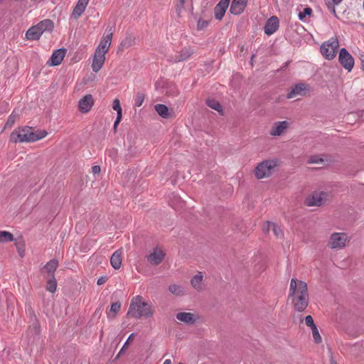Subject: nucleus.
Wrapping results in <instances>:
<instances>
[{"label":"nucleus","mask_w":364,"mask_h":364,"mask_svg":"<svg viewBox=\"0 0 364 364\" xmlns=\"http://www.w3.org/2000/svg\"><path fill=\"white\" fill-rule=\"evenodd\" d=\"M203 276L201 272L196 274L191 279V284L197 291H200L203 289Z\"/></svg>","instance_id":"393cba45"},{"label":"nucleus","mask_w":364,"mask_h":364,"mask_svg":"<svg viewBox=\"0 0 364 364\" xmlns=\"http://www.w3.org/2000/svg\"><path fill=\"white\" fill-rule=\"evenodd\" d=\"M105 60V54L102 53H98V51L95 50L92 64V70L95 73H97L102 68Z\"/></svg>","instance_id":"a211bd4d"},{"label":"nucleus","mask_w":364,"mask_h":364,"mask_svg":"<svg viewBox=\"0 0 364 364\" xmlns=\"http://www.w3.org/2000/svg\"><path fill=\"white\" fill-rule=\"evenodd\" d=\"M120 309L121 303L119 301L112 303L110 308V312L108 314V318H114Z\"/></svg>","instance_id":"c9c22d12"},{"label":"nucleus","mask_w":364,"mask_h":364,"mask_svg":"<svg viewBox=\"0 0 364 364\" xmlns=\"http://www.w3.org/2000/svg\"><path fill=\"white\" fill-rule=\"evenodd\" d=\"M165 253L163 250L156 248L153 252L146 257L147 261L151 265H159L164 259Z\"/></svg>","instance_id":"9b49d317"},{"label":"nucleus","mask_w":364,"mask_h":364,"mask_svg":"<svg viewBox=\"0 0 364 364\" xmlns=\"http://www.w3.org/2000/svg\"><path fill=\"white\" fill-rule=\"evenodd\" d=\"M311 331H312V336H313L315 343H320L321 342L322 339L319 334V332H318V330L316 326L313 327L311 328Z\"/></svg>","instance_id":"ea45409f"},{"label":"nucleus","mask_w":364,"mask_h":364,"mask_svg":"<svg viewBox=\"0 0 364 364\" xmlns=\"http://www.w3.org/2000/svg\"><path fill=\"white\" fill-rule=\"evenodd\" d=\"M339 47V42L337 38L332 37L325 41L321 46V53L327 60H333L337 53Z\"/></svg>","instance_id":"20e7f679"},{"label":"nucleus","mask_w":364,"mask_h":364,"mask_svg":"<svg viewBox=\"0 0 364 364\" xmlns=\"http://www.w3.org/2000/svg\"><path fill=\"white\" fill-rule=\"evenodd\" d=\"M309 296L307 284L305 282L292 278L290 282L289 297Z\"/></svg>","instance_id":"39448f33"},{"label":"nucleus","mask_w":364,"mask_h":364,"mask_svg":"<svg viewBox=\"0 0 364 364\" xmlns=\"http://www.w3.org/2000/svg\"><path fill=\"white\" fill-rule=\"evenodd\" d=\"M154 108L159 115L163 118H168L169 117L168 109L165 105L158 104L155 105Z\"/></svg>","instance_id":"c85d7f7f"},{"label":"nucleus","mask_w":364,"mask_h":364,"mask_svg":"<svg viewBox=\"0 0 364 364\" xmlns=\"http://www.w3.org/2000/svg\"><path fill=\"white\" fill-rule=\"evenodd\" d=\"M37 28H39L42 30V33L45 31L51 32L53 28V22L50 19H45L39 22L37 25H36Z\"/></svg>","instance_id":"bb28decb"},{"label":"nucleus","mask_w":364,"mask_h":364,"mask_svg":"<svg viewBox=\"0 0 364 364\" xmlns=\"http://www.w3.org/2000/svg\"><path fill=\"white\" fill-rule=\"evenodd\" d=\"M291 303L296 311L299 312L304 311L309 304V296H301L296 297H291Z\"/></svg>","instance_id":"9d476101"},{"label":"nucleus","mask_w":364,"mask_h":364,"mask_svg":"<svg viewBox=\"0 0 364 364\" xmlns=\"http://www.w3.org/2000/svg\"><path fill=\"white\" fill-rule=\"evenodd\" d=\"M361 68L364 70V61L361 63Z\"/></svg>","instance_id":"4d7b16f0"},{"label":"nucleus","mask_w":364,"mask_h":364,"mask_svg":"<svg viewBox=\"0 0 364 364\" xmlns=\"http://www.w3.org/2000/svg\"><path fill=\"white\" fill-rule=\"evenodd\" d=\"M107 281V277H101L97 279V284L98 285L104 284Z\"/></svg>","instance_id":"49530a36"},{"label":"nucleus","mask_w":364,"mask_h":364,"mask_svg":"<svg viewBox=\"0 0 364 364\" xmlns=\"http://www.w3.org/2000/svg\"><path fill=\"white\" fill-rule=\"evenodd\" d=\"M164 364H171V361L170 359H167L164 362Z\"/></svg>","instance_id":"864d4df0"},{"label":"nucleus","mask_w":364,"mask_h":364,"mask_svg":"<svg viewBox=\"0 0 364 364\" xmlns=\"http://www.w3.org/2000/svg\"><path fill=\"white\" fill-rule=\"evenodd\" d=\"M324 162V159L320 155H312L311 156L307 161V163L311 164H322Z\"/></svg>","instance_id":"4c0bfd02"},{"label":"nucleus","mask_w":364,"mask_h":364,"mask_svg":"<svg viewBox=\"0 0 364 364\" xmlns=\"http://www.w3.org/2000/svg\"><path fill=\"white\" fill-rule=\"evenodd\" d=\"M279 28V19L277 16L270 17L266 22L264 30L265 34L271 36L275 33Z\"/></svg>","instance_id":"f8f14e48"},{"label":"nucleus","mask_w":364,"mask_h":364,"mask_svg":"<svg viewBox=\"0 0 364 364\" xmlns=\"http://www.w3.org/2000/svg\"><path fill=\"white\" fill-rule=\"evenodd\" d=\"M133 336H134V333H132V334L129 335V336L128 337L127 341L125 342V343L124 344L123 347L120 350L119 353H121L126 348L127 346L129 343V341L132 340Z\"/></svg>","instance_id":"a18cd8bd"},{"label":"nucleus","mask_w":364,"mask_h":364,"mask_svg":"<svg viewBox=\"0 0 364 364\" xmlns=\"http://www.w3.org/2000/svg\"><path fill=\"white\" fill-rule=\"evenodd\" d=\"M338 61L343 68L348 72L351 71L354 66V58L344 48L340 50Z\"/></svg>","instance_id":"0eeeda50"},{"label":"nucleus","mask_w":364,"mask_h":364,"mask_svg":"<svg viewBox=\"0 0 364 364\" xmlns=\"http://www.w3.org/2000/svg\"><path fill=\"white\" fill-rule=\"evenodd\" d=\"M331 364H336V363L333 360V359L331 358Z\"/></svg>","instance_id":"6e6d98bb"},{"label":"nucleus","mask_w":364,"mask_h":364,"mask_svg":"<svg viewBox=\"0 0 364 364\" xmlns=\"http://www.w3.org/2000/svg\"><path fill=\"white\" fill-rule=\"evenodd\" d=\"M326 194L323 192L316 193L306 198L307 206H321L324 203Z\"/></svg>","instance_id":"6e6552de"},{"label":"nucleus","mask_w":364,"mask_h":364,"mask_svg":"<svg viewBox=\"0 0 364 364\" xmlns=\"http://www.w3.org/2000/svg\"><path fill=\"white\" fill-rule=\"evenodd\" d=\"M14 240V235L7 231H0V242L4 243Z\"/></svg>","instance_id":"72a5a7b5"},{"label":"nucleus","mask_w":364,"mask_h":364,"mask_svg":"<svg viewBox=\"0 0 364 364\" xmlns=\"http://www.w3.org/2000/svg\"><path fill=\"white\" fill-rule=\"evenodd\" d=\"M230 0H220L214 9L215 18L217 20H222L226 10L230 4Z\"/></svg>","instance_id":"ddd939ff"},{"label":"nucleus","mask_w":364,"mask_h":364,"mask_svg":"<svg viewBox=\"0 0 364 364\" xmlns=\"http://www.w3.org/2000/svg\"><path fill=\"white\" fill-rule=\"evenodd\" d=\"M178 364H183V363H178Z\"/></svg>","instance_id":"bf43d9fd"},{"label":"nucleus","mask_w":364,"mask_h":364,"mask_svg":"<svg viewBox=\"0 0 364 364\" xmlns=\"http://www.w3.org/2000/svg\"><path fill=\"white\" fill-rule=\"evenodd\" d=\"M208 24V21L200 18L198 21V28L201 30L205 28Z\"/></svg>","instance_id":"c03bdc74"},{"label":"nucleus","mask_w":364,"mask_h":364,"mask_svg":"<svg viewBox=\"0 0 364 364\" xmlns=\"http://www.w3.org/2000/svg\"><path fill=\"white\" fill-rule=\"evenodd\" d=\"M309 85L305 83H299L296 85L287 94V97L288 99L294 98L297 96H304L306 94V91L308 90Z\"/></svg>","instance_id":"2eb2a0df"},{"label":"nucleus","mask_w":364,"mask_h":364,"mask_svg":"<svg viewBox=\"0 0 364 364\" xmlns=\"http://www.w3.org/2000/svg\"><path fill=\"white\" fill-rule=\"evenodd\" d=\"M327 5H328V9H331L332 12H333L334 14H336V10H335L334 7H332V6H331V3H328Z\"/></svg>","instance_id":"8fccbe9b"},{"label":"nucleus","mask_w":364,"mask_h":364,"mask_svg":"<svg viewBox=\"0 0 364 364\" xmlns=\"http://www.w3.org/2000/svg\"><path fill=\"white\" fill-rule=\"evenodd\" d=\"M279 166L277 159L264 160L259 163L255 168V175L257 179L269 177Z\"/></svg>","instance_id":"7ed1b4c3"},{"label":"nucleus","mask_w":364,"mask_h":364,"mask_svg":"<svg viewBox=\"0 0 364 364\" xmlns=\"http://www.w3.org/2000/svg\"><path fill=\"white\" fill-rule=\"evenodd\" d=\"M192 55V52L188 48L182 49L173 60V63H178L187 60Z\"/></svg>","instance_id":"cd10ccee"},{"label":"nucleus","mask_w":364,"mask_h":364,"mask_svg":"<svg viewBox=\"0 0 364 364\" xmlns=\"http://www.w3.org/2000/svg\"><path fill=\"white\" fill-rule=\"evenodd\" d=\"M16 121V116L14 115L13 114H11L7 121H6V123L5 124V127H11L13 126V124H14Z\"/></svg>","instance_id":"79ce46f5"},{"label":"nucleus","mask_w":364,"mask_h":364,"mask_svg":"<svg viewBox=\"0 0 364 364\" xmlns=\"http://www.w3.org/2000/svg\"><path fill=\"white\" fill-rule=\"evenodd\" d=\"M268 223H269V222H267V223H266V224H265V225H264V228H263V231H264V232H265V233H268V232H269V231L270 230V229H272V228H269Z\"/></svg>","instance_id":"09e8293b"},{"label":"nucleus","mask_w":364,"mask_h":364,"mask_svg":"<svg viewBox=\"0 0 364 364\" xmlns=\"http://www.w3.org/2000/svg\"><path fill=\"white\" fill-rule=\"evenodd\" d=\"M18 253H19V255H20L21 257H23V255H24V254H23V253H24V251H23V250L22 251V250H18Z\"/></svg>","instance_id":"5fc2aeb1"},{"label":"nucleus","mask_w":364,"mask_h":364,"mask_svg":"<svg viewBox=\"0 0 364 364\" xmlns=\"http://www.w3.org/2000/svg\"><path fill=\"white\" fill-rule=\"evenodd\" d=\"M269 228H272V230L277 237H281L283 236L282 230L279 226L274 223H268Z\"/></svg>","instance_id":"e433bc0d"},{"label":"nucleus","mask_w":364,"mask_h":364,"mask_svg":"<svg viewBox=\"0 0 364 364\" xmlns=\"http://www.w3.org/2000/svg\"><path fill=\"white\" fill-rule=\"evenodd\" d=\"M169 291L176 296H181L184 294V289L182 286L176 284H172L168 287Z\"/></svg>","instance_id":"7c9ffc66"},{"label":"nucleus","mask_w":364,"mask_h":364,"mask_svg":"<svg viewBox=\"0 0 364 364\" xmlns=\"http://www.w3.org/2000/svg\"><path fill=\"white\" fill-rule=\"evenodd\" d=\"M154 313V308L152 304L143 301L142 296H136L131 301L127 315L135 318H140L142 316L149 318Z\"/></svg>","instance_id":"f03ea898"},{"label":"nucleus","mask_w":364,"mask_h":364,"mask_svg":"<svg viewBox=\"0 0 364 364\" xmlns=\"http://www.w3.org/2000/svg\"><path fill=\"white\" fill-rule=\"evenodd\" d=\"M100 170H101V168H100V166L96 165V166H92V171L94 174L100 173Z\"/></svg>","instance_id":"de8ad7c7"},{"label":"nucleus","mask_w":364,"mask_h":364,"mask_svg":"<svg viewBox=\"0 0 364 364\" xmlns=\"http://www.w3.org/2000/svg\"><path fill=\"white\" fill-rule=\"evenodd\" d=\"M112 108L113 109L117 111V118L114 123V129L116 130L117 125L120 122L122 117V109L120 105V102L118 99L114 100Z\"/></svg>","instance_id":"a878e982"},{"label":"nucleus","mask_w":364,"mask_h":364,"mask_svg":"<svg viewBox=\"0 0 364 364\" xmlns=\"http://www.w3.org/2000/svg\"><path fill=\"white\" fill-rule=\"evenodd\" d=\"M289 126V122L287 121L277 122H275L269 134L271 136H280L285 129H287Z\"/></svg>","instance_id":"6ab92c4d"},{"label":"nucleus","mask_w":364,"mask_h":364,"mask_svg":"<svg viewBox=\"0 0 364 364\" xmlns=\"http://www.w3.org/2000/svg\"><path fill=\"white\" fill-rule=\"evenodd\" d=\"M288 63H288V62H287V63H285V65H284V67H287V66H288Z\"/></svg>","instance_id":"13d9d810"},{"label":"nucleus","mask_w":364,"mask_h":364,"mask_svg":"<svg viewBox=\"0 0 364 364\" xmlns=\"http://www.w3.org/2000/svg\"><path fill=\"white\" fill-rule=\"evenodd\" d=\"M90 0H78L77 5L73 9V16L74 18H78L85 11Z\"/></svg>","instance_id":"412c9836"},{"label":"nucleus","mask_w":364,"mask_h":364,"mask_svg":"<svg viewBox=\"0 0 364 364\" xmlns=\"http://www.w3.org/2000/svg\"><path fill=\"white\" fill-rule=\"evenodd\" d=\"M350 240L345 232H333L331 235L328 241V246L333 250H340L346 247Z\"/></svg>","instance_id":"423d86ee"},{"label":"nucleus","mask_w":364,"mask_h":364,"mask_svg":"<svg viewBox=\"0 0 364 364\" xmlns=\"http://www.w3.org/2000/svg\"><path fill=\"white\" fill-rule=\"evenodd\" d=\"M145 95L144 93L137 92L135 98H134V105L136 107H140L142 105L144 101Z\"/></svg>","instance_id":"58836bf2"},{"label":"nucleus","mask_w":364,"mask_h":364,"mask_svg":"<svg viewBox=\"0 0 364 364\" xmlns=\"http://www.w3.org/2000/svg\"><path fill=\"white\" fill-rule=\"evenodd\" d=\"M186 0H177L175 4L176 13L178 18L181 17V14L184 11Z\"/></svg>","instance_id":"f704fd0d"},{"label":"nucleus","mask_w":364,"mask_h":364,"mask_svg":"<svg viewBox=\"0 0 364 364\" xmlns=\"http://www.w3.org/2000/svg\"><path fill=\"white\" fill-rule=\"evenodd\" d=\"M247 0H232L230 11L232 14L240 15L247 6Z\"/></svg>","instance_id":"dca6fc26"},{"label":"nucleus","mask_w":364,"mask_h":364,"mask_svg":"<svg viewBox=\"0 0 364 364\" xmlns=\"http://www.w3.org/2000/svg\"><path fill=\"white\" fill-rule=\"evenodd\" d=\"M134 38L132 36H127L120 43L119 50H123L124 49L129 48L132 47L134 45Z\"/></svg>","instance_id":"c756f323"},{"label":"nucleus","mask_w":364,"mask_h":364,"mask_svg":"<svg viewBox=\"0 0 364 364\" xmlns=\"http://www.w3.org/2000/svg\"><path fill=\"white\" fill-rule=\"evenodd\" d=\"M94 104L93 97L91 95H87L79 101V109L82 112H87L90 110Z\"/></svg>","instance_id":"f3484780"},{"label":"nucleus","mask_w":364,"mask_h":364,"mask_svg":"<svg viewBox=\"0 0 364 364\" xmlns=\"http://www.w3.org/2000/svg\"><path fill=\"white\" fill-rule=\"evenodd\" d=\"M65 52H66V50L64 48H60V49L55 50L53 53L50 60L48 61L47 63L50 66H56V65H60L65 57Z\"/></svg>","instance_id":"4468645a"},{"label":"nucleus","mask_w":364,"mask_h":364,"mask_svg":"<svg viewBox=\"0 0 364 364\" xmlns=\"http://www.w3.org/2000/svg\"><path fill=\"white\" fill-rule=\"evenodd\" d=\"M122 255V251L121 250H117L111 256L110 264H111L112 267L115 269H118L121 267Z\"/></svg>","instance_id":"5701e85b"},{"label":"nucleus","mask_w":364,"mask_h":364,"mask_svg":"<svg viewBox=\"0 0 364 364\" xmlns=\"http://www.w3.org/2000/svg\"><path fill=\"white\" fill-rule=\"evenodd\" d=\"M48 279L47 284H46V290L54 293L56 291L57 288V282L55 279V277H46Z\"/></svg>","instance_id":"473e14b6"},{"label":"nucleus","mask_w":364,"mask_h":364,"mask_svg":"<svg viewBox=\"0 0 364 364\" xmlns=\"http://www.w3.org/2000/svg\"><path fill=\"white\" fill-rule=\"evenodd\" d=\"M176 318L186 324H193L196 321V316L192 313L180 312L176 316Z\"/></svg>","instance_id":"aec40b11"},{"label":"nucleus","mask_w":364,"mask_h":364,"mask_svg":"<svg viewBox=\"0 0 364 364\" xmlns=\"http://www.w3.org/2000/svg\"><path fill=\"white\" fill-rule=\"evenodd\" d=\"M305 323L306 326L312 328L313 327L316 326L314 319L311 316L309 315L305 317Z\"/></svg>","instance_id":"37998d69"},{"label":"nucleus","mask_w":364,"mask_h":364,"mask_svg":"<svg viewBox=\"0 0 364 364\" xmlns=\"http://www.w3.org/2000/svg\"><path fill=\"white\" fill-rule=\"evenodd\" d=\"M46 130L33 131L31 127H18L10 134L12 143L34 142L44 138L47 135Z\"/></svg>","instance_id":"f257e3e1"},{"label":"nucleus","mask_w":364,"mask_h":364,"mask_svg":"<svg viewBox=\"0 0 364 364\" xmlns=\"http://www.w3.org/2000/svg\"><path fill=\"white\" fill-rule=\"evenodd\" d=\"M342 0H332L334 4H338L341 2Z\"/></svg>","instance_id":"603ef678"},{"label":"nucleus","mask_w":364,"mask_h":364,"mask_svg":"<svg viewBox=\"0 0 364 364\" xmlns=\"http://www.w3.org/2000/svg\"><path fill=\"white\" fill-rule=\"evenodd\" d=\"M207 105L214 110L218 111L219 113L223 114V109L221 105L218 101L214 99H208L206 101Z\"/></svg>","instance_id":"2f4dec72"},{"label":"nucleus","mask_w":364,"mask_h":364,"mask_svg":"<svg viewBox=\"0 0 364 364\" xmlns=\"http://www.w3.org/2000/svg\"><path fill=\"white\" fill-rule=\"evenodd\" d=\"M360 60L361 63L364 61V53L360 55Z\"/></svg>","instance_id":"3c124183"},{"label":"nucleus","mask_w":364,"mask_h":364,"mask_svg":"<svg viewBox=\"0 0 364 364\" xmlns=\"http://www.w3.org/2000/svg\"><path fill=\"white\" fill-rule=\"evenodd\" d=\"M312 13V9L310 7H306L303 11L299 12V18L301 21H304L306 16H310Z\"/></svg>","instance_id":"a19ab883"},{"label":"nucleus","mask_w":364,"mask_h":364,"mask_svg":"<svg viewBox=\"0 0 364 364\" xmlns=\"http://www.w3.org/2000/svg\"><path fill=\"white\" fill-rule=\"evenodd\" d=\"M113 28L114 26H112L109 29V33L107 36H104L103 38L101 40L99 46L96 49V50L98 51V53H102L106 54V53L108 51L113 36Z\"/></svg>","instance_id":"1a4fd4ad"},{"label":"nucleus","mask_w":364,"mask_h":364,"mask_svg":"<svg viewBox=\"0 0 364 364\" xmlns=\"http://www.w3.org/2000/svg\"><path fill=\"white\" fill-rule=\"evenodd\" d=\"M42 34V30L33 26L26 31V37L28 40L34 41L39 39Z\"/></svg>","instance_id":"b1692460"},{"label":"nucleus","mask_w":364,"mask_h":364,"mask_svg":"<svg viewBox=\"0 0 364 364\" xmlns=\"http://www.w3.org/2000/svg\"><path fill=\"white\" fill-rule=\"evenodd\" d=\"M58 267V261L55 259L50 260L43 268V271L47 273L46 277H54V273Z\"/></svg>","instance_id":"4be33fe9"}]
</instances>
